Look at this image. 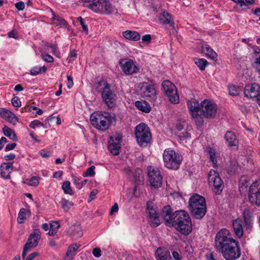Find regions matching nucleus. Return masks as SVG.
I'll list each match as a JSON object with an SVG mask.
<instances>
[{"label":"nucleus","instance_id":"1","mask_svg":"<svg viewBox=\"0 0 260 260\" xmlns=\"http://www.w3.org/2000/svg\"><path fill=\"white\" fill-rule=\"evenodd\" d=\"M229 234V231L225 229L220 230L215 237V246L225 259L236 260L240 256V248L236 241L231 237Z\"/></svg>","mask_w":260,"mask_h":260},{"label":"nucleus","instance_id":"2","mask_svg":"<svg viewBox=\"0 0 260 260\" xmlns=\"http://www.w3.org/2000/svg\"><path fill=\"white\" fill-rule=\"evenodd\" d=\"M171 226H175L177 231L184 235L192 231V223L189 214L184 210L176 211L174 213V219Z\"/></svg>","mask_w":260,"mask_h":260},{"label":"nucleus","instance_id":"3","mask_svg":"<svg viewBox=\"0 0 260 260\" xmlns=\"http://www.w3.org/2000/svg\"><path fill=\"white\" fill-rule=\"evenodd\" d=\"M90 120L93 126L103 131L107 129L110 124H115L116 118L114 113L96 112L90 116Z\"/></svg>","mask_w":260,"mask_h":260},{"label":"nucleus","instance_id":"4","mask_svg":"<svg viewBox=\"0 0 260 260\" xmlns=\"http://www.w3.org/2000/svg\"><path fill=\"white\" fill-rule=\"evenodd\" d=\"M188 208L194 217L202 218L207 211L205 199L198 194H193L189 198Z\"/></svg>","mask_w":260,"mask_h":260},{"label":"nucleus","instance_id":"5","mask_svg":"<svg viewBox=\"0 0 260 260\" xmlns=\"http://www.w3.org/2000/svg\"><path fill=\"white\" fill-rule=\"evenodd\" d=\"M94 87L97 91L101 93L102 99L106 104L109 107H113L116 100V95L110 88V85L106 81L101 80L95 83Z\"/></svg>","mask_w":260,"mask_h":260},{"label":"nucleus","instance_id":"6","mask_svg":"<svg viewBox=\"0 0 260 260\" xmlns=\"http://www.w3.org/2000/svg\"><path fill=\"white\" fill-rule=\"evenodd\" d=\"M162 157L165 166L170 170H178L182 160L181 155L171 148L165 149Z\"/></svg>","mask_w":260,"mask_h":260},{"label":"nucleus","instance_id":"7","mask_svg":"<svg viewBox=\"0 0 260 260\" xmlns=\"http://www.w3.org/2000/svg\"><path fill=\"white\" fill-rule=\"evenodd\" d=\"M87 7L94 12L102 14L107 15L117 13V9L109 0H93L87 6Z\"/></svg>","mask_w":260,"mask_h":260},{"label":"nucleus","instance_id":"8","mask_svg":"<svg viewBox=\"0 0 260 260\" xmlns=\"http://www.w3.org/2000/svg\"><path fill=\"white\" fill-rule=\"evenodd\" d=\"M137 88L142 97L147 98L151 102H154L157 99V91L155 83L152 81L140 82L137 84Z\"/></svg>","mask_w":260,"mask_h":260},{"label":"nucleus","instance_id":"9","mask_svg":"<svg viewBox=\"0 0 260 260\" xmlns=\"http://www.w3.org/2000/svg\"><path fill=\"white\" fill-rule=\"evenodd\" d=\"M135 136L138 144L145 147L151 140V134L149 127L144 123H140L136 127Z\"/></svg>","mask_w":260,"mask_h":260},{"label":"nucleus","instance_id":"10","mask_svg":"<svg viewBox=\"0 0 260 260\" xmlns=\"http://www.w3.org/2000/svg\"><path fill=\"white\" fill-rule=\"evenodd\" d=\"M217 105L209 100H204L201 103V117L203 116L208 119L214 118L217 114Z\"/></svg>","mask_w":260,"mask_h":260},{"label":"nucleus","instance_id":"11","mask_svg":"<svg viewBox=\"0 0 260 260\" xmlns=\"http://www.w3.org/2000/svg\"><path fill=\"white\" fill-rule=\"evenodd\" d=\"M208 181L210 185L214 188V192L219 194L223 189L224 185L219 174L214 170H211L208 173Z\"/></svg>","mask_w":260,"mask_h":260},{"label":"nucleus","instance_id":"12","mask_svg":"<svg viewBox=\"0 0 260 260\" xmlns=\"http://www.w3.org/2000/svg\"><path fill=\"white\" fill-rule=\"evenodd\" d=\"M187 106L191 113V116L193 118L198 125H202L203 123L202 118L200 114L201 111V104L194 99H191L187 102Z\"/></svg>","mask_w":260,"mask_h":260},{"label":"nucleus","instance_id":"13","mask_svg":"<svg viewBox=\"0 0 260 260\" xmlns=\"http://www.w3.org/2000/svg\"><path fill=\"white\" fill-rule=\"evenodd\" d=\"M162 88L172 103L177 104L179 102V95L177 93L176 87L170 81H164L162 83Z\"/></svg>","mask_w":260,"mask_h":260},{"label":"nucleus","instance_id":"14","mask_svg":"<svg viewBox=\"0 0 260 260\" xmlns=\"http://www.w3.org/2000/svg\"><path fill=\"white\" fill-rule=\"evenodd\" d=\"M147 170L151 185L154 187H160L162 184V177L158 169L149 166Z\"/></svg>","mask_w":260,"mask_h":260},{"label":"nucleus","instance_id":"15","mask_svg":"<svg viewBox=\"0 0 260 260\" xmlns=\"http://www.w3.org/2000/svg\"><path fill=\"white\" fill-rule=\"evenodd\" d=\"M248 199L252 204L260 205V185L258 181L253 182L250 186Z\"/></svg>","mask_w":260,"mask_h":260},{"label":"nucleus","instance_id":"16","mask_svg":"<svg viewBox=\"0 0 260 260\" xmlns=\"http://www.w3.org/2000/svg\"><path fill=\"white\" fill-rule=\"evenodd\" d=\"M147 210L151 221V225L154 227L159 225L160 220L159 219V212L156 205L151 201L148 202Z\"/></svg>","mask_w":260,"mask_h":260},{"label":"nucleus","instance_id":"17","mask_svg":"<svg viewBox=\"0 0 260 260\" xmlns=\"http://www.w3.org/2000/svg\"><path fill=\"white\" fill-rule=\"evenodd\" d=\"M119 64L123 72L127 75H132L139 71L138 67L132 59L128 58L122 59L119 61Z\"/></svg>","mask_w":260,"mask_h":260},{"label":"nucleus","instance_id":"18","mask_svg":"<svg viewBox=\"0 0 260 260\" xmlns=\"http://www.w3.org/2000/svg\"><path fill=\"white\" fill-rule=\"evenodd\" d=\"M121 137L120 136H111L109 141V149L114 155H118L120 149Z\"/></svg>","mask_w":260,"mask_h":260},{"label":"nucleus","instance_id":"19","mask_svg":"<svg viewBox=\"0 0 260 260\" xmlns=\"http://www.w3.org/2000/svg\"><path fill=\"white\" fill-rule=\"evenodd\" d=\"M244 94L247 97L258 98L260 94V86L257 84H253L245 87Z\"/></svg>","mask_w":260,"mask_h":260},{"label":"nucleus","instance_id":"20","mask_svg":"<svg viewBox=\"0 0 260 260\" xmlns=\"http://www.w3.org/2000/svg\"><path fill=\"white\" fill-rule=\"evenodd\" d=\"M0 116L13 125L16 124L18 118L10 111L5 108H0Z\"/></svg>","mask_w":260,"mask_h":260},{"label":"nucleus","instance_id":"21","mask_svg":"<svg viewBox=\"0 0 260 260\" xmlns=\"http://www.w3.org/2000/svg\"><path fill=\"white\" fill-rule=\"evenodd\" d=\"M68 235L76 240L83 235V232L80 225H73L67 230Z\"/></svg>","mask_w":260,"mask_h":260},{"label":"nucleus","instance_id":"22","mask_svg":"<svg viewBox=\"0 0 260 260\" xmlns=\"http://www.w3.org/2000/svg\"><path fill=\"white\" fill-rule=\"evenodd\" d=\"M162 214L166 224L171 226L174 219V213L172 214L171 207L169 205L164 207L162 210Z\"/></svg>","mask_w":260,"mask_h":260},{"label":"nucleus","instance_id":"23","mask_svg":"<svg viewBox=\"0 0 260 260\" xmlns=\"http://www.w3.org/2000/svg\"><path fill=\"white\" fill-rule=\"evenodd\" d=\"M253 65L256 71L260 73V48L255 46L253 48Z\"/></svg>","mask_w":260,"mask_h":260},{"label":"nucleus","instance_id":"24","mask_svg":"<svg viewBox=\"0 0 260 260\" xmlns=\"http://www.w3.org/2000/svg\"><path fill=\"white\" fill-rule=\"evenodd\" d=\"M243 221L241 219H237L233 221V228L236 236L241 238L243 235Z\"/></svg>","mask_w":260,"mask_h":260},{"label":"nucleus","instance_id":"25","mask_svg":"<svg viewBox=\"0 0 260 260\" xmlns=\"http://www.w3.org/2000/svg\"><path fill=\"white\" fill-rule=\"evenodd\" d=\"M50 11L52 15L51 19L53 25L62 27H66L67 26V22L64 19L58 15H55L52 10H50Z\"/></svg>","mask_w":260,"mask_h":260},{"label":"nucleus","instance_id":"26","mask_svg":"<svg viewBox=\"0 0 260 260\" xmlns=\"http://www.w3.org/2000/svg\"><path fill=\"white\" fill-rule=\"evenodd\" d=\"M32 233L29 235V237L27 240V242L24 245L22 253V258L24 259L26 255H28L29 253H30V251L32 249Z\"/></svg>","mask_w":260,"mask_h":260},{"label":"nucleus","instance_id":"27","mask_svg":"<svg viewBox=\"0 0 260 260\" xmlns=\"http://www.w3.org/2000/svg\"><path fill=\"white\" fill-rule=\"evenodd\" d=\"M135 105L138 110L143 112L147 113L151 110V106L149 104L144 100L136 101L135 103Z\"/></svg>","mask_w":260,"mask_h":260},{"label":"nucleus","instance_id":"28","mask_svg":"<svg viewBox=\"0 0 260 260\" xmlns=\"http://www.w3.org/2000/svg\"><path fill=\"white\" fill-rule=\"evenodd\" d=\"M225 139L230 146H236L238 144V140L234 133L231 131L227 132L225 135Z\"/></svg>","mask_w":260,"mask_h":260},{"label":"nucleus","instance_id":"29","mask_svg":"<svg viewBox=\"0 0 260 260\" xmlns=\"http://www.w3.org/2000/svg\"><path fill=\"white\" fill-rule=\"evenodd\" d=\"M249 178L247 176H242L240 179L239 183V191L241 193L246 191L249 185Z\"/></svg>","mask_w":260,"mask_h":260},{"label":"nucleus","instance_id":"30","mask_svg":"<svg viewBox=\"0 0 260 260\" xmlns=\"http://www.w3.org/2000/svg\"><path fill=\"white\" fill-rule=\"evenodd\" d=\"M80 247V245L74 244L70 245L66 254V260H71L76 254L77 250Z\"/></svg>","mask_w":260,"mask_h":260},{"label":"nucleus","instance_id":"31","mask_svg":"<svg viewBox=\"0 0 260 260\" xmlns=\"http://www.w3.org/2000/svg\"><path fill=\"white\" fill-rule=\"evenodd\" d=\"M202 51L206 56L212 60H216L217 58V53L211 48L208 44H204L202 47Z\"/></svg>","mask_w":260,"mask_h":260},{"label":"nucleus","instance_id":"32","mask_svg":"<svg viewBox=\"0 0 260 260\" xmlns=\"http://www.w3.org/2000/svg\"><path fill=\"white\" fill-rule=\"evenodd\" d=\"M123 36L131 41H136L140 39V35L135 31L126 30L123 32Z\"/></svg>","mask_w":260,"mask_h":260},{"label":"nucleus","instance_id":"33","mask_svg":"<svg viewBox=\"0 0 260 260\" xmlns=\"http://www.w3.org/2000/svg\"><path fill=\"white\" fill-rule=\"evenodd\" d=\"M155 254L157 258L159 260H171L170 252L167 251L163 252L161 248L157 249Z\"/></svg>","mask_w":260,"mask_h":260},{"label":"nucleus","instance_id":"34","mask_svg":"<svg viewBox=\"0 0 260 260\" xmlns=\"http://www.w3.org/2000/svg\"><path fill=\"white\" fill-rule=\"evenodd\" d=\"M31 211L29 209L27 210L25 208H21L18 213L17 221L19 223L24 222V219L26 218L27 215L30 216Z\"/></svg>","mask_w":260,"mask_h":260},{"label":"nucleus","instance_id":"35","mask_svg":"<svg viewBox=\"0 0 260 260\" xmlns=\"http://www.w3.org/2000/svg\"><path fill=\"white\" fill-rule=\"evenodd\" d=\"M159 21L162 24H169L170 26H173L174 23L172 20V16L167 12H164L159 18Z\"/></svg>","mask_w":260,"mask_h":260},{"label":"nucleus","instance_id":"36","mask_svg":"<svg viewBox=\"0 0 260 260\" xmlns=\"http://www.w3.org/2000/svg\"><path fill=\"white\" fill-rule=\"evenodd\" d=\"M3 132L4 135L8 137L10 139L14 141H17L18 140L17 136L14 131L10 129L7 126H5L3 128Z\"/></svg>","mask_w":260,"mask_h":260},{"label":"nucleus","instance_id":"37","mask_svg":"<svg viewBox=\"0 0 260 260\" xmlns=\"http://www.w3.org/2000/svg\"><path fill=\"white\" fill-rule=\"evenodd\" d=\"M39 50L41 52L40 56L44 61L48 63H52L54 61L53 57L50 54L42 50V48H39Z\"/></svg>","mask_w":260,"mask_h":260},{"label":"nucleus","instance_id":"38","mask_svg":"<svg viewBox=\"0 0 260 260\" xmlns=\"http://www.w3.org/2000/svg\"><path fill=\"white\" fill-rule=\"evenodd\" d=\"M194 63L201 70H205L206 66L208 64V61L204 58L194 59Z\"/></svg>","mask_w":260,"mask_h":260},{"label":"nucleus","instance_id":"39","mask_svg":"<svg viewBox=\"0 0 260 260\" xmlns=\"http://www.w3.org/2000/svg\"><path fill=\"white\" fill-rule=\"evenodd\" d=\"M207 149L210 160L212 161L214 167H217V161L216 159V155L215 150L211 147L208 148Z\"/></svg>","mask_w":260,"mask_h":260},{"label":"nucleus","instance_id":"40","mask_svg":"<svg viewBox=\"0 0 260 260\" xmlns=\"http://www.w3.org/2000/svg\"><path fill=\"white\" fill-rule=\"evenodd\" d=\"M41 240V233L38 229L34 230V247H36Z\"/></svg>","mask_w":260,"mask_h":260},{"label":"nucleus","instance_id":"41","mask_svg":"<svg viewBox=\"0 0 260 260\" xmlns=\"http://www.w3.org/2000/svg\"><path fill=\"white\" fill-rule=\"evenodd\" d=\"M243 214L245 221L247 223L252 216V211L249 208H245L243 209Z\"/></svg>","mask_w":260,"mask_h":260},{"label":"nucleus","instance_id":"42","mask_svg":"<svg viewBox=\"0 0 260 260\" xmlns=\"http://www.w3.org/2000/svg\"><path fill=\"white\" fill-rule=\"evenodd\" d=\"M62 208L64 211H68L73 206V203L65 199H62L60 202Z\"/></svg>","mask_w":260,"mask_h":260},{"label":"nucleus","instance_id":"43","mask_svg":"<svg viewBox=\"0 0 260 260\" xmlns=\"http://www.w3.org/2000/svg\"><path fill=\"white\" fill-rule=\"evenodd\" d=\"M62 188L65 193L70 195L73 194V192L70 186V182L69 181H67L64 182L62 185Z\"/></svg>","mask_w":260,"mask_h":260},{"label":"nucleus","instance_id":"44","mask_svg":"<svg viewBox=\"0 0 260 260\" xmlns=\"http://www.w3.org/2000/svg\"><path fill=\"white\" fill-rule=\"evenodd\" d=\"M177 135L180 141H184L190 138L189 134L186 130H184L183 132H177Z\"/></svg>","mask_w":260,"mask_h":260},{"label":"nucleus","instance_id":"45","mask_svg":"<svg viewBox=\"0 0 260 260\" xmlns=\"http://www.w3.org/2000/svg\"><path fill=\"white\" fill-rule=\"evenodd\" d=\"M47 71V68L43 66L42 67L36 66L34 67V75L44 73Z\"/></svg>","mask_w":260,"mask_h":260},{"label":"nucleus","instance_id":"46","mask_svg":"<svg viewBox=\"0 0 260 260\" xmlns=\"http://www.w3.org/2000/svg\"><path fill=\"white\" fill-rule=\"evenodd\" d=\"M229 93L231 95L236 96L239 93V89L235 85H230L229 87Z\"/></svg>","mask_w":260,"mask_h":260},{"label":"nucleus","instance_id":"47","mask_svg":"<svg viewBox=\"0 0 260 260\" xmlns=\"http://www.w3.org/2000/svg\"><path fill=\"white\" fill-rule=\"evenodd\" d=\"M50 49H51V53L57 57H60V51L56 45L52 44Z\"/></svg>","mask_w":260,"mask_h":260},{"label":"nucleus","instance_id":"48","mask_svg":"<svg viewBox=\"0 0 260 260\" xmlns=\"http://www.w3.org/2000/svg\"><path fill=\"white\" fill-rule=\"evenodd\" d=\"M95 167L94 166H92L88 168L86 172L84 174V176H90L92 177L95 174L94 172Z\"/></svg>","mask_w":260,"mask_h":260},{"label":"nucleus","instance_id":"49","mask_svg":"<svg viewBox=\"0 0 260 260\" xmlns=\"http://www.w3.org/2000/svg\"><path fill=\"white\" fill-rule=\"evenodd\" d=\"M12 104L15 107H19L21 106V102L19 98L17 96H14L12 99Z\"/></svg>","mask_w":260,"mask_h":260},{"label":"nucleus","instance_id":"50","mask_svg":"<svg viewBox=\"0 0 260 260\" xmlns=\"http://www.w3.org/2000/svg\"><path fill=\"white\" fill-rule=\"evenodd\" d=\"M52 44L45 41L42 42V46L39 48H42V50L46 52V51L49 50L50 49Z\"/></svg>","mask_w":260,"mask_h":260},{"label":"nucleus","instance_id":"51","mask_svg":"<svg viewBox=\"0 0 260 260\" xmlns=\"http://www.w3.org/2000/svg\"><path fill=\"white\" fill-rule=\"evenodd\" d=\"M77 52L75 50L71 51L70 55H69L68 59L70 62L74 61L77 57Z\"/></svg>","mask_w":260,"mask_h":260},{"label":"nucleus","instance_id":"52","mask_svg":"<svg viewBox=\"0 0 260 260\" xmlns=\"http://www.w3.org/2000/svg\"><path fill=\"white\" fill-rule=\"evenodd\" d=\"M1 169L6 171L9 170V169L12 168V162H4L1 166Z\"/></svg>","mask_w":260,"mask_h":260},{"label":"nucleus","instance_id":"53","mask_svg":"<svg viewBox=\"0 0 260 260\" xmlns=\"http://www.w3.org/2000/svg\"><path fill=\"white\" fill-rule=\"evenodd\" d=\"M59 228V223L57 221H53L50 223V229L54 230V231H57V230Z\"/></svg>","mask_w":260,"mask_h":260},{"label":"nucleus","instance_id":"54","mask_svg":"<svg viewBox=\"0 0 260 260\" xmlns=\"http://www.w3.org/2000/svg\"><path fill=\"white\" fill-rule=\"evenodd\" d=\"M73 78L71 75H67V85L69 88H71L73 86Z\"/></svg>","mask_w":260,"mask_h":260},{"label":"nucleus","instance_id":"55","mask_svg":"<svg viewBox=\"0 0 260 260\" xmlns=\"http://www.w3.org/2000/svg\"><path fill=\"white\" fill-rule=\"evenodd\" d=\"M15 6L18 10L21 11L24 9L25 5L23 2H19L15 4Z\"/></svg>","mask_w":260,"mask_h":260},{"label":"nucleus","instance_id":"56","mask_svg":"<svg viewBox=\"0 0 260 260\" xmlns=\"http://www.w3.org/2000/svg\"><path fill=\"white\" fill-rule=\"evenodd\" d=\"M93 255L96 257H99L101 255V250L99 248H95L92 250Z\"/></svg>","mask_w":260,"mask_h":260},{"label":"nucleus","instance_id":"57","mask_svg":"<svg viewBox=\"0 0 260 260\" xmlns=\"http://www.w3.org/2000/svg\"><path fill=\"white\" fill-rule=\"evenodd\" d=\"M151 37L150 35H145L143 36L142 38V41L143 42L146 43L147 44L149 43L151 41Z\"/></svg>","mask_w":260,"mask_h":260},{"label":"nucleus","instance_id":"58","mask_svg":"<svg viewBox=\"0 0 260 260\" xmlns=\"http://www.w3.org/2000/svg\"><path fill=\"white\" fill-rule=\"evenodd\" d=\"M17 144L15 143H12L7 145L5 148V151H8L14 149V148L16 146Z\"/></svg>","mask_w":260,"mask_h":260},{"label":"nucleus","instance_id":"59","mask_svg":"<svg viewBox=\"0 0 260 260\" xmlns=\"http://www.w3.org/2000/svg\"><path fill=\"white\" fill-rule=\"evenodd\" d=\"M1 175L5 179H9L10 178V176L9 174L8 171L3 170L1 169Z\"/></svg>","mask_w":260,"mask_h":260},{"label":"nucleus","instance_id":"60","mask_svg":"<svg viewBox=\"0 0 260 260\" xmlns=\"http://www.w3.org/2000/svg\"><path fill=\"white\" fill-rule=\"evenodd\" d=\"M118 211V206L117 203H115L114 205L111 207L110 210V214H112L115 212H117Z\"/></svg>","mask_w":260,"mask_h":260},{"label":"nucleus","instance_id":"61","mask_svg":"<svg viewBox=\"0 0 260 260\" xmlns=\"http://www.w3.org/2000/svg\"><path fill=\"white\" fill-rule=\"evenodd\" d=\"M98 192V191L97 189H93L92 190L90 193V196H89V198H90V201H91L92 200H93L95 197V196L97 194Z\"/></svg>","mask_w":260,"mask_h":260},{"label":"nucleus","instance_id":"62","mask_svg":"<svg viewBox=\"0 0 260 260\" xmlns=\"http://www.w3.org/2000/svg\"><path fill=\"white\" fill-rule=\"evenodd\" d=\"M80 24L82 26L83 31H84L86 35H87L88 34V27L85 24L84 21L81 22Z\"/></svg>","mask_w":260,"mask_h":260},{"label":"nucleus","instance_id":"63","mask_svg":"<svg viewBox=\"0 0 260 260\" xmlns=\"http://www.w3.org/2000/svg\"><path fill=\"white\" fill-rule=\"evenodd\" d=\"M8 37L15 39L18 38L17 33L15 30H12L8 33Z\"/></svg>","mask_w":260,"mask_h":260},{"label":"nucleus","instance_id":"64","mask_svg":"<svg viewBox=\"0 0 260 260\" xmlns=\"http://www.w3.org/2000/svg\"><path fill=\"white\" fill-rule=\"evenodd\" d=\"M62 175V172L59 171L53 173V177L55 178L60 179Z\"/></svg>","mask_w":260,"mask_h":260}]
</instances>
